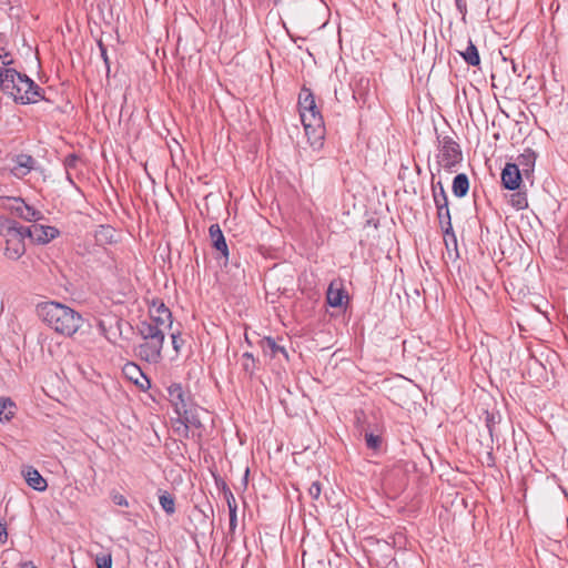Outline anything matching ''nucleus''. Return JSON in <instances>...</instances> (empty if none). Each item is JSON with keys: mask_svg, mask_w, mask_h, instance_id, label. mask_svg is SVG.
<instances>
[{"mask_svg": "<svg viewBox=\"0 0 568 568\" xmlns=\"http://www.w3.org/2000/svg\"><path fill=\"white\" fill-rule=\"evenodd\" d=\"M97 568H111L112 567V555L111 552H101L95 556Z\"/></svg>", "mask_w": 568, "mask_h": 568, "instance_id": "7c9ffc66", "label": "nucleus"}, {"mask_svg": "<svg viewBox=\"0 0 568 568\" xmlns=\"http://www.w3.org/2000/svg\"><path fill=\"white\" fill-rule=\"evenodd\" d=\"M459 54L464 59V61L471 67H477L480 64V57L477 47L473 43L471 40L468 41V45L465 51H460Z\"/></svg>", "mask_w": 568, "mask_h": 568, "instance_id": "4be33fe9", "label": "nucleus"}, {"mask_svg": "<svg viewBox=\"0 0 568 568\" xmlns=\"http://www.w3.org/2000/svg\"><path fill=\"white\" fill-rule=\"evenodd\" d=\"M3 69L0 68V91H4L6 92V88H4V80H3Z\"/></svg>", "mask_w": 568, "mask_h": 568, "instance_id": "49530a36", "label": "nucleus"}, {"mask_svg": "<svg viewBox=\"0 0 568 568\" xmlns=\"http://www.w3.org/2000/svg\"><path fill=\"white\" fill-rule=\"evenodd\" d=\"M37 313L50 328L64 336H72L83 324L79 312L59 302L41 303Z\"/></svg>", "mask_w": 568, "mask_h": 568, "instance_id": "f257e3e1", "label": "nucleus"}, {"mask_svg": "<svg viewBox=\"0 0 568 568\" xmlns=\"http://www.w3.org/2000/svg\"><path fill=\"white\" fill-rule=\"evenodd\" d=\"M10 55L8 51H6L4 48L0 49V59L2 60V63L4 67L9 68L13 63L12 59L7 60V58Z\"/></svg>", "mask_w": 568, "mask_h": 568, "instance_id": "ea45409f", "label": "nucleus"}, {"mask_svg": "<svg viewBox=\"0 0 568 568\" xmlns=\"http://www.w3.org/2000/svg\"><path fill=\"white\" fill-rule=\"evenodd\" d=\"M456 8L458 12L462 14L463 19H465L467 14V2L466 0H455Z\"/></svg>", "mask_w": 568, "mask_h": 568, "instance_id": "58836bf2", "label": "nucleus"}, {"mask_svg": "<svg viewBox=\"0 0 568 568\" xmlns=\"http://www.w3.org/2000/svg\"><path fill=\"white\" fill-rule=\"evenodd\" d=\"M169 402L171 403L178 417L185 415L189 410L195 409L197 404L194 403L193 396L186 387L181 383H172L166 388Z\"/></svg>", "mask_w": 568, "mask_h": 568, "instance_id": "0eeeda50", "label": "nucleus"}, {"mask_svg": "<svg viewBox=\"0 0 568 568\" xmlns=\"http://www.w3.org/2000/svg\"><path fill=\"white\" fill-rule=\"evenodd\" d=\"M123 371H124L125 375H126L130 379L134 381V383H135V384H138V383H139L136 375H140V376H142V377L146 378V377L143 375V373H142L141 368H140L138 365L133 364V363H129V364H126V365L124 366V369H123ZM145 381L149 383V381H148V379H145Z\"/></svg>", "mask_w": 568, "mask_h": 568, "instance_id": "c756f323", "label": "nucleus"}, {"mask_svg": "<svg viewBox=\"0 0 568 568\" xmlns=\"http://www.w3.org/2000/svg\"><path fill=\"white\" fill-rule=\"evenodd\" d=\"M453 193L456 197H464L469 190V180L465 173L457 174L453 180Z\"/></svg>", "mask_w": 568, "mask_h": 568, "instance_id": "aec40b11", "label": "nucleus"}, {"mask_svg": "<svg viewBox=\"0 0 568 568\" xmlns=\"http://www.w3.org/2000/svg\"><path fill=\"white\" fill-rule=\"evenodd\" d=\"M41 92L42 89L31 78L19 72L16 89L14 91H10V95L16 102L30 104L42 99Z\"/></svg>", "mask_w": 568, "mask_h": 568, "instance_id": "423d86ee", "label": "nucleus"}, {"mask_svg": "<svg viewBox=\"0 0 568 568\" xmlns=\"http://www.w3.org/2000/svg\"><path fill=\"white\" fill-rule=\"evenodd\" d=\"M236 503H233V506H230V530L233 531L236 528L237 517H236Z\"/></svg>", "mask_w": 568, "mask_h": 568, "instance_id": "4c0bfd02", "label": "nucleus"}, {"mask_svg": "<svg viewBox=\"0 0 568 568\" xmlns=\"http://www.w3.org/2000/svg\"><path fill=\"white\" fill-rule=\"evenodd\" d=\"M21 474L28 486H30L32 489L37 491H44L47 489V480L33 466H23Z\"/></svg>", "mask_w": 568, "mask_h": 568, "instance_id": "4468645a", "label": "nucleus"}, {"mask_svg": "<svg viewBox=\"0 0 568 568\" xmlns=\"http://www.w3.org/2000/svg\"><path fill=\"white\" fill-rule=\"evenodd\" d=\"M200 410H203V408L197 405L195 409H191L185 415L178 417L175 420L176 426L174 427V432L185 438H189L191 433V437L196 443H200L205 429L199 417Z\"/></svg>", "mask_w": 568, "mask_h": 568, "instance_id": "39448f33", "label": "nucleus"}, {"mask_svg": "<svg viewBox=\"0 0 568 568\" xmlns=\"http://www.w3.org/2000/svg\"><path fill=\"white\" fill-rule=\"evenodd\" d=\"M445 191L444 185L440 181L436 183H432V193L435 194L437 192Z\"/></svg>", "mask_w": 568, "mask_h": 568, "instance_id": "c03bdc74", "label": "nucleus"}, {"mask_svg": "<svg viewBox=\"0 0 568 568\" xmlns=\"http://www.w3.org/2000/svg\"><path fill=\"white\" fill-rule=\"evenodd\" d=\"M321 493H322V487H321L320 481H313V483L310 485L308 489H307V494H308V496H310L312 499H314V500H316V499H318V498H320Z\"/></svg>", "mask_w": 568, "mask_h": 568, "instance_id": "72a5a7b5", "label": "nucleus"}, {"mask_svg": "<svg viewBox=\"0 0 568 568\" xmlns=\"http://www.w3.org/2000/svg\"><path fill=\"white\" fill-rule=\"evenodd\" d=\"M172 346L173 349L179 354L184 345V339L181 336V333H172Z\"/></svg>", "mask_w": 568, "mask_h": 568, "instance_id": "f704fd0d", "label": "nucleus"}, {"mask_svg": "<svg viewBox=\"0 0 568 568\" xmlns=\"http://www.w3.org/2000/svg\"><path fill=\"white\" fill-rule=\"evenodd\" d=\"M513 71H514V73H516L518 77H521V73H520V72H519V70H518L517 64H516V63H514V62H513Z\"/></svg>", "mask_w": 568, "mask_h": 568, "instance_id": "09e8293b", "label": "nucleus"}, {"mask_svg": "<svg viewBox=\"0 0 568 568\" xmlns=\"http://www.w3.org/2000/svg\"><path fill=\"white\" fill-rule=\"evenodd\" d=\"M24 235H28L32 242L38 244H47L59 236L60 232L54 226H47L42 224H32L31 226H23Z\"/></svg>", "mask_w": 568, "mask_h": 568, "instance_id": "1a4fd4ad", "label": "nucleus"}, {"mask_svg": "<svg viewBox=\"0 0 568 568\" xmlns=\"http://www.w3.org/2000/svg\"><path fill=\"white\" fill-rule=\"evenodd\" d=\"M521 171L515 163H507L501 171V184L505 189L515 191L521 183Z\"/></svg>", "mask_w": 568, "mask_h": 568, "instance_id": "9d476101", "label": "nucleus"}, {"mask_svg": "<svg viewBox=\"0 0 568 568\" xmlns=\"http://www.w3.org/2000/svg\"><path fill=\"white\" fill-rule=\"evenodd\" d=\"M159 501L162 509L166 515H173L175 513V498L166 490L159 489Z\"/></svg>", "mask_w": 568, "mask_h": 568, "instance_id": "393cba45", "label": "nucleus"}, {"mask_svg": "<svg viewBox=\"0 0 568 568\" xmlns=\"http://www.w3.org/2000/svg\"><path fill=\"white\" fill-rule=\"evenodd\" d=\"M509 203L516 210H524L528 207V200L525 192H516L510 195Z\"/></svg>", "mask_w": 568, "mask_h": 568, "instance_id": "c85d7f7f", "label": "nucleus"}, {"mask_svg": "<svg viewBox=\"0 0 568 568\" xmlns=\"http://www.w3.org/2000/svg\"><path fill=\"white\" fill-rule=\"evenodd\" d=\"M536 159H537V155H536L535 151L531 149H526L524 151V153H521L517 158L516 164L518 165V169L521 168L520 171L526 176H529V174H531L534 172Z\"/></svg>", "mask_w": 568, "mask_h": 568, "instance_id": "a211bd4d", "label": "nucleus"}, {"mask_svg": "<svg viewBox=\"0 0 568 568\" xmlns=\"http://www.w3.org/2000/svg\"><path fill=\"white\" fill-rule=\"evenodd\" d=\"M23 225L13 219L0 217V234L6 239L4 255L13 261L19 260L26 253Z\"/></svg>", "mask_w": 568, "mask_h": 568, "instance_id": "7ed1b4c3", "label": "nucleus"}, {"mask_svg": "<svg viewBox=\"0 0 568 568\" xmlns=\"http://www.w3.org/2000/svg\"><path fill=\"white\" fill-rule=\"evenodd\" d=\"M79 161H80V156L75 153H71L64 158L63 164H64V168L67 169V171H69L70 169H74Z\"/></svg>", "mask_w": 568, "mask_h": 568, "instance_id": "473e14b6", "label": "nucleus"}, {"mask_svg": "<svg viewBox=\"0 0 568 568\" xmlns=\"http://www.w3.org/2000/svg\"><path fill=\"white\" fill-rule=\"evenodd\" d=\"M213 247L219 251L225 260L229 258V247L219 224H212L209 229Z\"/></svg>", "mask_w": 568, "mask_h": 568, "instance_id": "2eb2a0df", "label": "nucleus"}, {"mask_svg": "<svg viewBox=\"0 0 568 568\" xmlns=\"http://www.w3.org/2000/svg\"><path fill=\"white\" fill-rule=\"evenodd\" d=\"M17 165L13 168L14 175H26L33 169L34 160L31 155L19 154Z\"/></svg>", "mask_w": 568, "mask_h": 568, "instance_id": "412c9836", "label": "nucleus"}, {"mask_svg": "<svg viewBox=\"0 0 568 568\" xmlns=\"http://www.w3.org/2000/svg\"><path fill=\"white\" fill-rule=\"evenodd\" d=\"M2 73H3L6 92H8L10 94V91H14V89H16L19 72L12 68H4Z\"/></svg>", "mask_w": 568, "mask_h": 568, "instance_id": "bb28decb", "label": "nucleus"}, {"mask_svg": "<svg viewBox=\"0 0 568 568\" xmlns=\"http://www.w3.org/2000/svg\"><path fill=\"white\" fill-rule=\"evenodd\" d=\"M242 372L251 379L257 368V361L252 353H244L241 358Z\"/></svg>", "mask_w": 568, "mask_h": 568, "instance_id": "b1692460", "label": "nucleus"}, {"mask_svg": "<svg viewBox=\"0 0 568 568\" xmlns=\"http://www.w3.org/2000/svg\"><path fill=\"white\" fill-rule=\"evenodd\" d=\"M164 339L153 337L143 339L141 344L135 347L136 355L150 364H156L162 359V348Z\"/></svg>", "mask_w": 568, "mask_h": 568, "instance_id": "6e6552de", "label": "nucleus"}, {"mask_svg": "<svg viewBox=\"0 0 568 568\" xmlns=\"http://www.w3.org/2000/svg\"><path fill=\"white\" fill-rule=\"evenodd\" d=\"M7 539H8L7 526L4 524L0 523V545L6 544Z\"/></svg>", "mask_w": 568, "mask_h": 568, "instance_id": "79ce46f5", "label": "nucleus"}, {"mask_svg": "<svg viewBox=\"0 0 568 568\" xmlns=\"http://www.w3.org/2000/svg\"><path fill=\"white\" fill-rule=\"evenodd\" d=\"M258 345L264 352V354L270 355L272 358L276 357L278 354L283 355V357L288 361V353L285 347L278 345L275 339L271 336H265L258 341Z\"/></svg>", "mask_w": 568, "mask_h": 568, "instance_id": "dca6fc26", "label": "nucleus"}, {"mask_svg": "<svg viewBox=\"0 0 568 568\" xmlns=\"http://www.w3.org/2000/svg\"><path fill=\"white\" fill-rule=\"evenodd\" d=\"M98 47L100 49L101 58L103 59L104 64H105L106 74H109V72H110V60H109V57H108L106 47L103 44V42L101 40L98 41Z\"/></svg>", "mask_w": 568, "mask_h": 568, "instance_id": "c9c22d12", "label": "nucleus"}, {"mask_svg": "<svg viewBox=\"0 0 568 568\" xmlns=\"http://www.w3.org/2000/svg\"><path fill=\"white\" fill-rule=\"evenodd\" d=\"M139 334L141 335L142 339H149V338H155L160 337V339L165 338L164 331L162 327H159V325L153 324L150 321H143L138 325Z\"/></svg>", "mask_w": 568, "mask_h": 568, "instance_id": "f3484780", "label": "nucleus"}, {"mask_svg": "<svg viewBox=\"0 0 568 568\" xmlns=\"http://www.w3.org/2000/svg\"><path fill=\"white\" fill-rule=\"evenodd\" d=\"M439 154L437 163L448 172H455L456 168L463 161V152L460 145L448 135H437Z\"/></svg>", "mask_w": 568, "mask_h": 568, "instance_id": "20e7f679", "label": "nucleus"}, {"mask_svg": "<svg viewBox=\"0 0 568 568\" xmlns=\"http://www.w3.org/2000/svg\"><path fill=\"white\" fill-rule=\"evenodd\" d=\"M297 104L306 134H310L312 130L317 139H322L324 135V120L316 105L314 93L306 85H303L300 91Z\"/></svg>", "mask_w": 568, "mask_h": 568, "instance_id": "f03ea898", "label": "nucleus"}, {"mask_svg": "<svg viewBox=\"0 0 568 568\" xmlns=\"http://www.w3.org/2000/svg\"><path fill=\"white\" fill-rule=\"evenodd\" d=\"M111 499L118 506H122V507L129 506L128 499L122 494H120L118 491L111 493Z\"/></svg>", "mask_w": 568, "mask_h": 568, "instance_id": "e433bc0d", "label": "nucleus"}, {"mask_svg": "<svg viewBox=\"0 0 568 568\" xmlns=\"http://www.w3.org/2000/svg\"><path fill=\"white\" fill-rule=\"evenodd\" d=\"M94 237L99 244H111L114 242V229L109 225H101L95 231Z\"/></svg>", "mask_w": 568, "mask_h": 568, "instance_id": "a878e982", "label": "nucleus"}, {"mask_svg": "<svg viewBox=\"0 0 568 568\" xmlns=\"http://www.w3.org/2000/svg\"><path fill=\"white\" fill-rule=\"evenodd\" d=\"M280 0H274V3L276 4Z\"/></svg>", "mask_w": 568, "mask_h": 568, "instance_id": "3c124183", "label": "nucleus"}, {"mask_svg": "<svg viewBox=\"0 0 568 568\" xmlns=\"http://www.w3.org/2000/svg\"><path fill=\"white\" fill-rule=\"evenodd\" d=\"M223 489H224V494H225V498H226V501H227V506H233V503H235V498L232 494V491L226 487L225 483L223 484Z\"/></svg>", "mask_w": 568, "mask_h": 568, "instance_id": "a19ab883", "label": "nucleus"}, {"mask_svg": "<svg viewBox=\"0 0 568 568\" xmlns=\"http://www.w3.org/2000/svg\"><path fill=\"white\" fill-rule=\"evenodd\" d=\"M433 199L436 207L443 209L444 206H448V197L446 191H440L433 194Z\"/></svg>", "mask_w": 568, "mask_h": 568, "instance_id": "2f4dec72", "label": "nucleus"}, {"mask_svg": "<svg viewBox=\"0 0 568 568\" xmlns=\"http://www.w3.org/2000/svg\"><path fill=\"white\" fill-rule=\"evenodd\" d=\"M16 412V404L9 397H0V422H9Z\"/></svg>", "mask_w": 568, "mask_h": 568, "instance_id": "5701e85b", "label": "nucleus"}, {"mask_svg": "<svg viewBox=\"0 0 568 568\" xmlns=\"http://www.w3.org/2000/svg\"><path fill=\"white\" fill-rule=\"evenodd\" d=\"M11 205V211L27 222H37L43 217L42 213L28 205L23 199L16 197Z\"/></svg>", "mask_w": 568, "mask_h": 568, "instance_id": "9b49d317", "label": "nucleus"}, {"mask_svg": "<svg viewBox=\"0 0 568 568\" xmlns=\"http://www.w3.org/2000/svg\"><path fill=\"white\" fill-rule=\"evenodd\" d=\"M494 425H495V422H494V416L493 415H487V418H486V426L488 428V432H489V435L493 437L494 435Z\"/></svg>", "mask_w": 568, "mask_h": 568, "instance_id": "37998d69", "label": "nucleus"}, {"mask_svg": "<svg viewBox=\"0 0 568 568\" xmlns=\"http://www.w3.org/2000/svg\"><path fill=\"white\" fill-rule=\"evenodd\" d=\"M364 439H365L366 447L368 449H372L375 453L381 452L382 445H383V438L381 435L365 430Z\"/></svg>", "mask_w": 568, "mask_h": 568, "instance_id": "cd10ccee", "label": "nucleus"}, {"mask_svg": "<svg viewBox=\"0 0 568 568\" xmlns=\"http://www.w3.org/2000/svg\"><path fill=\"white\" fill-rule=\"evenodd\" d=\"M22 568H37L32 561H26L22 565Z\"/></svg>", "mask_w": 568, "mask_h": 568, "instance_id": "de8ad7c7", "label": "nucleus"}, {"mask_svg": "<svg viewBox=\"0 0 568 568\" xmlns=\"http://www.w3.org/2000/svg\"><path fill=\"white\" fill-rule=\"evenodd\" d=\"M244 337H245V342L247 343V345L252 346V341L250 338V335L247 333H245Z\"/></svg>", "mask_w": 568, "mask_h": 568, "instance_id": "8fccbe9b", "label": "nucleus"}, {"mask_svg": "<svg viewBox=\"0 0 568 568\" xmlns=\"http://www.w3.org/2000/svg\"><path fill=\"white\" fill-rule=\"evenodd\" d=\"M436 210H437L438 224L444 234L446 245H448V239H450L453 241V243L456 245L457 240H456V235L454 233L453 225H452V216H450L449 207L448 206H444L443 209L436 207Z\"/></svg>", "mask_w": 568, "mask_h": 568, "instance_id": "f8f14e48", "label": "nucleus"}, {"mask_svg": "<svg viewBox=\"0 0 568 568\" xmlns=\"http://www.w3.org/2000/svg\"><path fill=\"white\" fill-rule=\"evenodd\" d=\"M487 466L493 467L495 466V457L493 453L487 454Z\"/></svg>", "mask_w": 568, "mask_h": 568, "instance_id": "a18cd8bd", "label": "nucleus"}, {"mask_svg": "<svg viewBox=\"0 0 568 568\" xmlns=\"http://www.w3.org/2000/svg\"><path fill=\"white\" fill-rule=\"evenodd\" d=\"M345 297H347V295L343 287H335L334 283L329 284L326 292V302L329 306L341 307Z\"/></svg>", "mask_w": 568, "mask_h": 568, "instance_id": "6ab92c4d", "label": "nucleus"}, {"mask_svg": "<svg viewBox=\"0 0 568 568\" xmlns=\"http://www.w3.org/2000/svg\"><path fill=\"white\" fill-rule=\"evenodd\" d=\"M150 313H151L150 322H152L153 324L159 325V327H162V326L171 327L172 326V313L164 305V303L153 302Z\"/></svg>", "mask_w": 568, "mask_h": 568, "instance_id": "ddd939ff", "label": "nucleus"}]
</instances>
